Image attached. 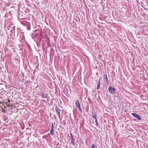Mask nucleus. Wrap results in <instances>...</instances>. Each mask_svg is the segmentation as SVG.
<instances>
[{"label": "nucleus", "mask_w": 148, "mask_h": 148, "mask_svg": "<svg viewBox=\"0 0 148 148\" xmlns=\"http://www.w3.org/2000/svg\"><path fill=\"white\" fill-rule=\"evenodd\" d=\"M96 125L97 126H98V124L97 123H96Z\"/></svg>", "instance_id": "obj_14"}, {"label": "nucleus", "mask_w": 148, "mask_h": 148, "mask_svg": "<svg viewBox=\"0 0 148 148\" xmlns=\"http://www.w3.org/2000/svg\"><path fill=\"white\" fill-rule=\"evenodd\" d=\"M50 133L52 136H53L54 134V131H53V127H52V129L50 131Z\"/></svg>", "instance_id": "obj_6"}, {"label": "nucleus", "mask_w": 148, "mask_h": 148, "mask_svg": "<svg viewBox=\"0 0 148 148\" xmlns=\"http://www.w3.org/2000/svg\"><path fill=\"white\" fill-rule=\"evenodd\" d=\"M91 148H97V146L95 145L94 144H92L91 146Z\"/></svg>", "instance_id": "obj_9"}, {"label": "nucleus", "mask_w": 148, "mask_h": 148, "mask_svg": "<svg viewBox=\"0 0 148 148\" xmlns=\"http://www.w3.org/2000/svg\"><path fill=\"white\" fill-rule=\"evenodd\" d=\"M109 92L112 94H113L115 92V88H114L110 87L108 89Z\"/></svg>", "instance_id": "obj_1"}, {"label": "nucleus", "mask_w": 148, "mask_h": 148, "mask_svg": "<svg viewBox=\"0 0 148 148\" xmlns=\"http://www.w3.org/2000/svg\"><path fill=\"white\" fill-rule=\"evenodd\" d=\"M56 112H57L58 113V114L59 116V117H60V112L59 111H57L56 110Z\"/></svg>", "instance_id": "obj_11"}, {"label": "nucleus", "mask_w": 148, "mask_h": 148, "mask_svg": "<svg viewBox=\"0 0 148 148\" xmlns=\"http://www.w3.org/2000/svg\"><path fill=\"white\" fill-rule=\"evenodd\" d=\"M100 82L99 81V83H98V84H97V89H99L100 87Z\"/></svg>", "instance_id": "obj_8"}, {"label": "nucleus", "mask_w": 148, "mask_h": 148, "mask_svg": "<svg viewBox=\"0 0 148 148\" xmlns=\"http://www.w3.org/2000/svg\"><path fill=\"white\" fill-rule=\"evenodd\" d=\"M103 78L106 79L107 81H108V77L106 75H103Z\"/></svg>", "instance_id": "obj_10"}, {"label": "nucleus", "mask_w": 148, "mask_h": 148, "mask_svg": "<svg viewBox=\"0 0 148 148\" xmlns=\"http://www.w3.org/2000/svg\"><path fill=\"white\" fill-rule=\"evenodd\" d=\"M75 105L78 108L80 106V104L79 100H77L76 101Z\"/></svg>", "instance_id": "obj_3"}, {"label": "nucleus", "mask_w": 148, "mask_h": 148, "mask_svg": "<svg viewBox=\"0 0 148 148\" xmlns=\"http://www.w3.org/2000/svg\"><path fill=\"white\" fill-rule=\"evenodd\" d=\"M70 135H71V137L72 138V140L71 141V143L72 144H73L74 145V142L73 140V136L72 135V134L71 133H70Z\"/></svg>", "instance_id": "obj_7"}, {"label": "nucleus", "mask_w": 148, "mask_h": 148, "mask_svg": "<svg viewBox=\"0 0 148 148\" xmlns=\"http://www.w3.org/2000/svg\"><path fill=\"white\" fill-rule=\"evenodd\" d=\"M132 115L134 117L137 118L138 120H140L141 119V118L137 114L133 113L132 114Z\"/></svg>", "instance_id": "obj_2"}, {"label": "nucleus", "mask_w": 148, "mask_h": 148, "mask_svg": "<svg viewBox=\"0 0 148 148\" xmlns=\"http://www.w3.org/2000/svg\"><path fill=\"white\" fill-rule=\"evenodd\" d=\"M95 119V122L96 123H97V118H96Z\"/></svg>", "instance_id": "obj_13"}, {"label": "nucleus", "mask_w": 148, "mask_h": 148, "mask_svg": "<svg viewBox=\"0 0 148 148\" xmlns=\"http://www.w3.org/2000/svg\"><path fill=\"white\" fill-rule=\"evenodd\" d=\"M92 117H94L95 119L96 118L97 114L95 112L93 113L92 112Z\"/></svg>", "instance_id": "obj_5"}, {"label": "nucleus", "mask_w": 148, "mask_h": 148, "mask_svg": "<svg viewBox=\"0 0 148 148\" xmlns=\"http://www.w3.org/2000/svg\"><path fill=\"white\" fill-rule=\"evenodd\" d=\"M78 108L79 110L81 111L82 112V110H81V106H80V107H78Z\"/></svg>", "instance_id": "obj_12"}, {"label": "nucleus", "mask_w": 148, "mask_h": 148, "mask_svg": "<svg viewBox=\"0 0 148 148\" xmlns=\"http://www.w3.org/2000/svg\"><path fill=\"white\" fill-rule=\"evenodd\" d=\"M42 96L43 98H46L47 96V94L45 92H43L42 94Z\"/></svg>", "instance_id": "obj_4"}]
</instances>
